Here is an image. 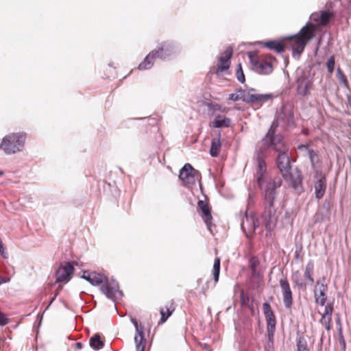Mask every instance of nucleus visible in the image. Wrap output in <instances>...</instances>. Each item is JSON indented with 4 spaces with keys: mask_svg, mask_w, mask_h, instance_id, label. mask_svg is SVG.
Instances as JSON below:
<instances>
[{
    "mask_svg": "<svg viewBox=\"0 0 351 351\" xmlns=\"http://www.w3.org/2000/svg\"><path fill=\"white\" fill-rule=\"evenodd\" d=\"M278 123L274 121L265 136L259 143V149L261 152H266L272 148L278 152L277 165L285 180L294 191L300 193L302 191V177L301 172L298 169H291L290 158L288 154V148L283 142L281 135H275V130Z\"/></svg>",
    "mask_w": 351,
    "mask_h": 351,
    "instance_id": "nucleus-1",
    "label": "nucleus"
},
{
    "mask_svg": "<svg viewBox=\"0 0 351 351\" xmlns=\"http://www.w3.org/2000/svg\"><path fill=\"white\" fill-rule=\"evenodd\" d=\"M280 178H276L269 182L265 189V211L263 213V221L265 228L271 230L277 223L276 209L274 201L276 197V189L281 185Z\"/></svg>",
    "mask_w": 351,
    "mask_h": 351,
    "instance_id": "nucleus-2",
    "label": "nucleus"
},
{
    "mask_svg": "<svg viewBox=\"0 0 351 351\" xmlns=\"http://www.w3.org/2000/svg\"><path fill=\"white\" fill-rule=\"evenodd\" d=\"M88 278V282L93 286L102 284L100 289L108 298L114 302L121 298L122 292L119 290L118 282L114 280H109L107 276L97 272H91Z\"/></svg>",
    "mask_w": 351,
    "mask_h": 351,
    "instance_id": "nucleus-3",
    "label": "nucleus"
},
{
    "mask_svg": "<svg viewBox=\"0 0 351 351\" xmlns=\"http://www.w3.org/2000/svg\"><path fill=\"white\" fill-rule=\"evenodd\" d=\"M177 52V47L171 41H165L152 50L138 65L139 70L149 69L154 64L156 58L165 60Z\"/></svg>",
    "mask_w": 351,
    "mask_h": 351,
    "instance_id": "nucleus-4",
    "label": "nucleus"
},
{
    "mask_svg": "<svg viewBox=\"0 0 351 351\" xmlns=\"http://www.w3.org/2000/svg\"><path fill=\"white\" fill-rule=\"evenodd\" d=\"M315 34V27L312 24H307L300 31L299 34L290 38V45L293 49V55L300 53L303 51L306 43Z\"/></svg>",
    "mask_w": 351,
    "mask_h": 351,
    "instance_id": "nucleus-5",
    "label": "nucleus"
},
{
    "mask_svg": "<svg viewBox=\"0 0 351 351\" xmlns=\"http://www.w3.org/2000/svg\"><path fill=\"white\" fill-rule=\"evenodd\" d=\"M26 134L23 132L10 133L2 139L0 148L6 154L21 152L25 146Z\"/></svg>",
    "mask_w": 351,
    "mask_h": 351,
    "instance_id": "nucleus-6",
    "label": "nucleus"
},
{
    "mask_svg": "<svg viewBox=\"0 0 351 351\" xmlns=\"http://www.w3.org/2000/svg\"><path fill=\"white\" fill-rule=\"evenodd\" d=\"M271 94H254L250 91H245L243 90H238L234 93L229 95V99L232 101L242 100L246 103H250L253 106H261L262 104L272 99Z\"/></svg>",
    "mask_w": 351,
    "mask_h": 351,
    "instance_id": "nucleus-7",
    "label": "nucleus"
},
{
    "mask_svg": "<svg viewBox=\"0 0 351 351\" xmlns=\"http://www.w3.org/2000/svg\"><path fill=\"white\" fill-rule=\"evenodd\" d=\"M180 179L186 186L194 185L200 181V174L190 164L186 163L180 170Z\"/></svg>",
    "mask_w": 351,
    "mask_h": 351,
    "instance_id": "nucleus-8",
    "label": "nucleus"
},
{
    "mask_svg": "<svg viewBox=\"0 0 351 351\" xmlns=\"http://www.w3.org/2000/svg\"><path fill=\"white\" fill-rule=\"evenodd\" d=\"M248 58L252 69L256 73L264 75L271 73L273 68L271 63L263 60H260L256 53L249 52Z\"/></svg>",
    "mask_w": 351,
    "mask_h": 351,
    "instance_id": "nucleus-9",
    "label": "nucleus"
},
{
    "mask_svg": "<svg viewBox=\"0 0 351 351\" xmlns=\"http://www.w3.org/2000/svg\"><path fill=\"white\" fill-rule=\"evenodd\" d=\"M263 307L264 315L267 322L268 337L269 340H271L274 337L276 329V317L270 305L268 303H263Z\"/></svg>",
    "mask_w": 351,
    "mask_h": 351,
    "instance_id": "nucleus-10",
    "label": "nucleus"
},
{
    "mask_svg": "<svg viewBox=\"0 0 351 351\" xmlns=\"http://www.w3.org/2000/svg\"><path fill=\"white\" fill-rule=\"evenodd\" d=\"M258 226V220L254 217V215L246 212L245 217L241 222V228L245 235L250 237Z\"/></svg>",
    "mask_w": 351,
    "mask_h": 351,
    "instance_id": "nucleus-11",
    "label": "nucleus"
},
{
    "mask_svg": "<svg viewBox=\"0 0 351 351\" xmlns=\"http://www.w3.org/2000/svg\"><path fill=\"white\" fill-rule=\"evenodd\" d=\"M73 270V266L70 263L65 262L61 263L56 272V282H69Z\"/></svg>",
    "mask_w": 351,
    "mask_h": 351,
    "instance_id": "nucleus-12",
    "label": "nucleus"
},
{
    "mask_svg": "<svg viewBox=\"0 0 351 351\" xmlns=\"http://www.w3.org/2000/svg\"><path fill=\"white\" fill-rule=\"evenodd\" d=\"M232 55V49L228 47L219 56V64L215 71L217 75L221 74L223 71L228 70L230 65V58Z\"/></svg>",
    "mask_w": 351,
    "mask_h": 351,
    "instance_id": "nucleus-13",
    "label": "nucleus"
},
{
    "mask_svg": "<svg viewBox=\"0 0 351 351\" xmlns=\"http://www.w3.org/2000/svg\"><path fill=\"white\" fill-rule=\"evenodd\" d=\"M197 209L207 228L211 232L213 217L208 205L205 202L199 200L197 203Z\"/></svg>",
    "mask_w": 351,
    "mask_h": 351,
    "instance_id": "nucleus-14",
    "label": "nucleus"
},
{
    "mask_svg": "<svg viewBox=\"0 0 351 351\" xmlns=\"http://www.w3.org/2000/svg\"><path fill=\"white\" fill-rule=\"evenodd\" d=\"M280 285L282 289L283 303L286 308H289L292 305V292L287 279H280Z\"/></svg>",
    "mask_w": 351,
    "mask_h": 351,
    "instance_id": "nucleus-15",
    "label": "nucleus"
},
{
    "mask_svg": "<svg viewBox=\"0 0 351 351\" xmlns=\"http://www.w3.org/2000/svg\"><path fill=\"white\" fill-rule=\"evenodd\" d=\"M328 287L324 283L319 284L318 281L315 287L314 293L317 304L324 306L326 300V292Z\"/></svg>",
    "mask_w": 351,
    "mask_h": 351,
    "instance_id": "nucleus-16",
    "label": "nucleus"
},
{
    "mask_svg": "<svg viewBox=\"0 0 351 351\" xmlns=\"http://www.w3.org/2000/svg\"><path fill=\"white\" fill-rule=\"evenodd\" d=\"M257 152V162H258V170H257V181L260 186H263V175L266 170L265 162L263 159V156L265 152H261L259 149V145H258Z\"/></svg>",
    "mask_w": 351,
    "mask_h": 351,
    "instance_id": "nucleus-17",
    "label": "nucleus"
},
{
    "mask_svg": "<svg viewBox=\"0 0 351 351\" xmlns=\"http://www.w3.org/2000/svg\"><path fill=\"white\" fill-rule=\"evenodd\" d=\"M331 16L332 14L328 11H322L312 14L311 19L317 22V25H325L328 23Z\"/></svg>",
    "mask_w": 351,
    "mask_h": 351,
    "instance_id": "nucleus-18",
    "label": "nucleus"
},
{
    "mask_svg": "<svg viewBox=\"0 0 351 351\" xmlns=\"http://www.w3.org/2000/svg\"><path fill=\"white\" fill-rule=\"evenodd\" d=\"M131 322L134 325L136 328V335L134 337V341L136 343V348L138 350V346H144V335H143V327L142 326H139L138 324V322L134 319L131 318Z\"/></svg>",
    "mask_w": 351,
    "mask_h": 351,
    "instance_id": "nucleus-19",
    "label": "nucleus"
},
{
    "mask_svg": "<svg viewBox=\"0 0 351 351\" xmlns=\"http://www.w3.org/2000/svg\"><path fill=\"white\" fill-rule=\"evenodd\" d=\"M312 82L305 78L300 79L298 81V94L304 96L309 93L311 87Z\"/></svg>",
    "mask_w": 351,
    "mask_h": 351,
    "instance_id": "nucleus-20",
    "label": "nucleus"
},
{
    "mask_svg": "<svg viewBox=\"0 0 351 351\" xmlns=\"http://www.w3.org/2000/svg\"><path fill=\"white\" fill-rule=\"evenodd\" d=\"M174 307L173 306V302H169L165 307H162L160 310V313L161 315V318L159 322V324H164L169 317L171 316L173 311H174Z\"/></svg>",
    "mask_w": 351,
    "mask_h": 351,
    "instance_id": "nucleus-21",
    "label": "nucleus"
},
{
    "mask_svg": "<svg viewBox=\"0 0 351 351\" xmlns=\"http://www.w3.org/2000/svg\"><path fill=\"white\" fill-rule=\"evenodd\" d=\"M326 179L321 178L315 184V196L317 199H321L326 191Z\"/></svg>",
    "mask_w": 351,
    "mask_h": 351,
    "instance_id": "nucleus-22",
    "label": "nucleus"
},
{
    "mask_svg": "<svg viewBox=\"0 0 351 351\" xmlns=\"http://www.w3.org/2000/svg\"><path fill=\"white\" fill-rule=\"evenodd\" d=\"M230 123V119L222 115H218L215 120L210 123V125L215 128L228 127Z\"/></svg>",
    "mask_w": 351,
    "mask_h": 351,
    "instance_id": "nucleus-23",
    "label": "nucleus"
},
{
    "mask_svg": "<svg viewBox=\"0 0 351 351\" xmlns=\"http://www.w3.org/2000/svg\"><path fill=\"white\" fill-rule=\"evenodd\" d=\"M221 144L220 142V134L216 138H213L210 149V154L213 157H217L220 150Z\"/></svg>",
    "mask_w": 351,
    "mask_h": 351,
    "instance_id": "nucleus-24",
    "label": "nucleus"
},
{
    "mask_svg": "<svg viewBox=\"0 0 351 351\" xmlns=\"http://www.w3.org/2000/svg\"><path fill=\"white\" fill-rule=\"evenodd\" d=\"M313 270L314 263L312 261H310L306 264L304 270V278L308 280L310 285H313L314 282V279L313 278Z\"/></svg>",
    "mask_w": 351,
    "mask_h": 351,
    "instance_id": "nucleus-25",
    "label": "nucleus"
},
{
    "mask_svg": "<svg viewBox=\"0 0 351 351\" xmlns=\"http://www.w3.org/2000/svg\"><path fill=\"white\" fill-rule=\"evenodd\" d=\"M265 46L271 50L275 51L277 53H282L285 49L284 45L282 44V43L276 40L267 41L265 43Z\"/></svg>",
    "mask_w": 351,
    "mask_h": 351,
    "instance_id": "nucleus-26",
    "label": "nucleus"
},
{
    "mask_svg": "<svg viewBox=\"0 0 351 351\" xmlns=\"http://www.w3.org/2000/svg\"><path fill=\"white\" fill-rule=\"evenodd\" d=\"M104 346L102 341L100 340V337L98 334L95 335L90 339V346L96 350L101 349Z\"/></svg>",
    "mask_w": 351,
    "mask_h": 351,
    "instance_id": "nucleus-27",
    "label": "nucleus"
},
{
    "mask_svg": "<svg viewBox=\"0 0 351 351\" xmlns=\"http://www.w3.org/2000/svg\"><path fill=\"white\" fill-rule=\"evenodd\" d=\"M220 272V258H216L213 264V278L215 282H218Z\"/></svg>",
    "mask_w": 351,
    "mask_h": 351,
    "instance_id": "nucleus-28",
    "label": "nucleus"
},
{
    "mask_svg": "<svg viewBox=\"0 0 351 351\" xmlns=\"http://www.w3.org/2000/svg\"><path fill=\"white\" fill-rule=\"evenodd\" d=\"M297 350L298 351H308L307 342L304 337H300L297 339Z\"/></svg>",
    "mask_w": 351,
    "mask_h": 351,
    "instance_id": "nucleus-29",
    "label": "nucleus"
},
{
    "mask_svg": "<svg viewBox=\"0 0 351 351\" xmlns=\"http://www.w3.org/2000/svg\"><path fill=\"white\" fill-rule=\"evenodd\" d=\"M320 322L326 330H330L331 317L322 315Z\"/></svg>",
    "mask_w": 351,
    "mask_h": 351,
    "instance_id": "nucleus-30",
    "label": "nucleus"
},
{
    "mask_svg": "<svg viewBox=\"0 0 351 351\" xmlns=\"http://www.w3.org/2000/svg\"><path fill=\"white\" fill-rule=\"evenodd\" d=\"M328 71L330 73H332L334 71L335 68V58L333 56H330L327 61L326 63Z\"/></svg>",
    "mask_w": 351,
    "mask_h": 351,
    "instance_id": "nucleus-31",
    "label": "nucleus"
},
{
    "mask_svg": "<svg viewBox=\"0 0 351 351\" xmlns=\"http://www.w3.org/2000/svg\"><path fill=\"white\" fill-rule=\"evenodd\" d=\"M237 77L240 82L243 83L245 82V75L240 64L238 65V68L237 69Z\"/></svg>",
    "mask_w": 351,
    "mask_h": 351,
    "instance_id": "nucleus-32",
    "label": "nucleus"
},
{
    "mask_svg": "<svg viewBox=\"0 0 351 351\" xmlns=\"http://www.w3.org/2000/svg\"><path fill=\"white\" fill-rule=\"evenodd\" d=\"M258 261L255 257H252L250 260V267L252 270H256L258 266Z\"/></svg>",
    "mask_w": 351,
    "mask_h": 351,
    "instance_id": "nucleus-33",
    "label": "nucleus"
},
{
    "mask_svg": "<svg viewBox=\"0 0 351 351\" xmlns=\"http://www.w3.org/2000/svg\"><path fill=\"white\" fill-rule=\"evenodd\" d=\"M332 306L331 304H327L324 308V312L322 315L331 317L332 313Z\"/></svg>",
    "mask_w": 351,
    "mask_h": 351,
    "instance_id": "nucleus-34",
    "label": "nucleus"
},
{
    "mask_svg": "<svg viewBox=\"0 0 351 351\" xmlns=\"http://www.w3.org/2000/svg\"><path fill=\"white\" fill-rule=\"evenodd\" d=\"M0 254L5 258H7L8 257V254L6 252L5 248L4 247L1 241H0Z\"/></svg>",
    "mask_w": 351,
    "mask_h": 351,
    "instance_id": "nucleus-35",
    "label": "nucleus"
},
{
    "mask_svg": "<svg viewBox=\"0 0 351 351\" xmlns=\"http://www.w3.org/2000/svg\"><path fill=\"white\" fill-rule=\"evenodd\" d=\"M8 324V319L3 313L0 311V325L5 326Z\"/></svg>",
    "mask_w": 351,
    "mask_h": 351,
    "instance_id": "nucleus-36",
    "label": "nucleus"
},
{
    "mask_svg": "<svg viewBox=\"0 0 351 351\" xmlns=\"http://www.w3.org/2000/svg\"><path fill=\"white\" fill-rule=\"evenodd\" d=\"M308 156L311 160L312 164H313L314 158L317 156L316 153L313 150L308 151Z\"/></svg>",
    "mask_w": 351,
    "mask_h": 351,
    "instance_id": "nucleus-37",
    "label": "nucleus"
},
{
    "mask_svg": "<svg viewBox=\"0 0 351 351\" xmlns=\"http://www.w3.org/2000/svg\"><path fill=\"white\" fill-rule=\"evenodd\" d=\"M294 281L296 285L298 286L300 288H304L306 286V283L302 282L299 279H295Z\"/></svg>",
    "mask_w": 351,
    "mask_h": 351,
    "instance_id": "nucleus-38",
    "label": "nucleus"
},
{
    "mask_svg": "<svg viewBox=\"0 0 351 351\" xmlns=\"http://www.w3.org/2000/svg\"><path fill=\"white\" fill-rule=\"evenodd\" d=\"M90 273L91 272H88L86 271H84L83 275L82 276V278L88 281V276L90 275Z\"/></svg>",
    "mask_w": 351,
    "mask_h": 351,
    "instance_id": "nucleus-39",
    "label": "nucleus"
},
{
    "mask_svg": "<svg viewBox=\"0 0 351 351\" xmlns=\"http://www.w3.org/2000/svg\"><path fill=\"white\" fill-rule=\"evenodd\" d=\"M10 280L9 278H5L1 276H0V285L2 283L8 282Z\"/></svg>",
    "mask_w": 351,
    "mask_h": 351,
    "instance_id": "nucleus-40",
    "label": "nucleus"
},
{
    "mask_svg": "<svg viewBox=\"0 0 351 351\" xmlns=\"http://www.w3.org/2000/svg\"><path fill=\"white\" fill-rule=\"evenodd\" d=\"M75 348L81 350L83 348V344L81 342H77L75 344Z\"/></svg>",
    "mask_w": 351,
    "mask_h": 351,
    "instance_id": "nucleus-41",
    "label": "nucleus"
},
{
    "mask_svg": "<svg viewBox=\"0 0 351 351\" xmlns=\"http://www.w3.org/2000/svg\"><path fill=\"white\" fill-rule=\"evenodd\" d=\"M252 276H254V277L257 276L258 275V270L257 269L252 270Z\"/></svg>",
    "mask_w": 351,
    "mask_h": 351,
    "instance_id": "nucleus-42",
    "label": "nucleus"
},
{
    "mask_svg": "<svg viewBox=\"0 0 351 351\" xmlns=\"http://www.w3.org/2000/svg\"><path fill=\"white\" fill-rule=\"evenodd\" d=\"M136 351H144V346H138V350Z\"/></svg>",
    "mask_w": 351,
    "mask_h": 351,
    "instance_id": "nucleus-43",
    "label": "nucleus"
},
{
    "mask_svg": "<svg viewBox=\"0 0 351 351\" xmlns=\"http://www.w3.org/2000/svg\"><path fill=\"white\" fill-rule=\"evenodd\" d=\"M57 295H58V293H56L55 294V295L51 298V301H50L49 304H51L53 302V301L55 300V298H56V297L57 296Z\"/></svg>",
    "mask_w": 351,
    "mask_h": 351,
    "instance_id": "nucleus-44",
    "label": "nucleus"
},
{
    "mask_svg": "<svg viewBox=\"0 0 351 351\" xmlns=\"http://www.w3.org/2000/svg\"><path fill=\"white\" fill-rule=\"evenodd\" d=\"M300 275V272L299 271H296L295 273V276H294V278L296 277L297 276H299Z\"/></svg>",
    "mask_w": 351,
    "mask_h": 351,
    "instance_id": "nucleus-45",
    "label": "nucleus"
},
{
    "mask_svg": "<svg viewBox=\"0 0 351 351\" xmlns=\"http://www.w3.org/2000/svg\"><path fill=\"white\" fill-rule=\"evenodd\" d=\"M3 173H3V171H0V176H2V175H3Z\"/></svg>",
    "mask_w": 351,
    "mask_h": 351,
    "instance_id": "nucleus-46",
    "label": "nucleus"
}]
</instances>
